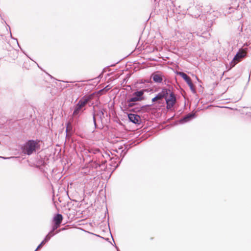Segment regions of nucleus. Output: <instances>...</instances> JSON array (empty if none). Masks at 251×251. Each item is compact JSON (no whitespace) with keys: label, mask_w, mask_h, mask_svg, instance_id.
I'll use <instances>...</instances> for the list:
<instances>
[{"label":"nucleus","mask_w":251,"mask_h":251,"mask_svg":"<svg viewBox=\"0 0 251 251\" xmlns=\"http://www.w3.org/2000/svg\"><path fill=\"white\" fill-rule=\"evenodd\" d=\"M92 99V96H84L78 102V103L75 105L74 110L73 113L74 116H77L81 111L85 110V106Z\"/></svg>","instance_id":"1"},{"label":"nucleus","mask_w":251,"mask_h":251,"mask_svg":"<svg viewBox=\"0 0 251 251\" xmlns=\"http://www.w3.org/2000/svg\"><path fill=\"white\" fill-rule=\"evenodd\" d=\"M38 146V143L34 140H29L26 142L22 147L23 153L28 155H31Z\"/></svg>","instance_id":"2"},{"label":"nucleus","mask_w":251,"mask_h":251,"mask_svg":"<svg viewBox=\"0 0 251 251\" xmlns=\"http://www.w3.org/2000/svg\"><path fill=\"white\" fill-rule=\"evenodd\" d=\"M247 53L243 50H239L237 52L236 54L234 56L232 60L230 62L229 64L226 66V68L229 67L228 70L231 69L234 67L238 62L241 61L242 59L246 56Z\"/></svg>","instance_id":"3"},{"label":"nucleus","mask_w":251,"mask_h":251,"mask_svg":"<svg viewBox=\"0 0 251 251\" xmlns=\"http://www.w3.org/2000/svg\"><path fill=\"white\" fill-rule=\"evenodd\" d=\"M169 97L168 98L167 97H165V99L166 101V108L168 109H171L174 105L176 101V98L175 95L171 92L170 90V92L169 93Z\"/></svg>","instance_id":"4"},{"label":"nucleus","mask_w":251,"mask_h":251,"mask_svg":"<svg viewBox=\"0 0 251 251\" xmlns=\"http://www.w3.org/2000/svg\"><path fill=\"white\" fill-rule=\"evenodd\" d=\"M111 157L108 152L105 151H102L100 155L99 156V160H97V164L99 166L104 164L108 160H110Z\"/></svg>","instance_id":"5"},{"label":"nucleus","mask_w":251,"mask_h":251,"mask_svg":"<svg viewBox=\"0 0 251 251\" xmlns=\"http://www.w3.org/2000/svg\"><path fill=\"white\" fill-rule=\"evenodd\" d=\"M178 74L181 76L186 82L189 86L190 87L191 90L193 92H195V89L194 88L193 84L192 83V80L191 78L185 73L183 72H179Z\"/></svg>","instance_id":"6"},{"label":"nucleus","mask_w":251,"mask_h":251,"mask_svg":"<svg viewBox=\"0 0 251 251\" xmlns=\"http://www.w3.org/2000/svg\"><path fill=\"white\" fill-rule=\"evenodd\" d=\"M170 90L167 89H163L161 92L159 93L154 98L152 99V102H155L157 100H160L165 97L168 96Z\"/></svg>","instance_id":"7"},{"label":"nucleus","mask_w":251,"mask_h":251,"mask_svg":"<svg viewBox=\"0 0 251 251\" xmlns=\"http://www.w3.org/2000/svg\"><path fill=\"white\" fill-rule=\"evenodd\" d=\"M128 118L129 120L137 125H140L141 123V119L139 115L137 114L130 113L128 114Z\"/></svg>","instance_id":"8"},{"label":"nucleus","mask_w":251,"mask_h":251,"mask_svg":"<svg viewBox=\"0 0 251 251\" xmlns=\"http://www.w3.org/2000/svg\"><path fill=\"white\" fill-rule=\"evenodd\" d=\"M164 75L160 72H157L152 74L151 75V78L153 81L157 83H161L163 80Z\"/></svg>","instance_id":"9"},{"label":"nucleus","mask_w":251,"mask_h":251,"mask_svg":"<svg viewBox=\"0 0 251 251\" xmlns=\"http://www.w3.org/2000/svg\"><path fill=\"white\" fill-rule=\"evenodd\" d=\"M194 117H195V114L189 113V114L186 115L183 118L179 120V122L181 124L185 123L189 121L192 118H194Z\"/></svg>","instance_id":"10"},{"label":"nucleus","mask_w":251,"mask_h":251,"mask_svg":"<svg viewBox=\"0 0 251 251\" xmlns=\"http://www.w3.org/2000/svg\"><path fill=\"white\" fill-rule=\"evenodd\" d=\"M120 107H121V109L123 111L129 110L128 105V100L126 99L122 100H121Z\"/></svg>","instance_id":"11"},{"label":"nucleus","mask_w":251,"mask_h":251,"mask_svg":"<svg viewBox=\"0 0 251 251\" xmlns=\"http://www.w3.org/2000/svg\"><path fill=\"white\" fill-rule=\"evenodd\" d=\"M63 220V216L60 214H56L53 219V221L56 225H60Z\"/></svg>","instance_id":"12"},{"label":"nucleus","mask_w":251,"mask_h":251,"mask_svg":"<svg viewBox=\"0 0 251 251\" xmlns=\"http://www.w3.org/2000/svg\"><path fill=\"white\" fill-rule=\"evenodd\" d=\"M54 235V234H52L50 235V234H48V235H47L45 237L44 240L40 243V244L39 245H38V246L37 247V248L34 251H37L38 249H39L43 246V244H44L45 243L48 242L50 240L51 237Z\"/></svg>","instance_id":"13"},{"label":"nucleus","mask_w":251,"mask_h":251,"mask_svg":"<svg viewBox=\"0 0 251 251\" xmlns=\"http://www.w3.org/2000/svg\"><path fill=\"white\" fill-rule=\"evenodd\" d=\"M101 152L102 151L99 149L97 148L91 149L89 150L90 153H92L96 155V157L98 158V160H99V156L100 155Z\"/></svg>","instance_id":"14"},{"label":"nucleus","mask_w":251,"mask_h":251,"mask_svg":"<svg viewBox=\"0 0 251 251\" xmlns=\"http://www.w3.org/2000/svg\"><path fill=\"white\" fill-rule=\"evenodd\" d=\"M66 132L67 133V135L70 134H71L73 132V126L71 122H70L66 124Z\"/></svg>","instance_id":"15"},{"label":"nucleus","mask_w":251,"mask_h":251,"mask_svg":"<svg viewBox=\"0 0 251 251\" xmlns=\"http://www.w3.org/2000/svg\"><path fill=\"white\" fill-rule=\"evenodd\" d=\"M60 225H56L55 224H54V225L52 226L51 230L48 234H50V235L52 234H54L55 235L56 233H58L59 232L61 231V229H59L58 230L56 231L55 233H53V232L60 226Z\"/></svg>","instance_id":"16"},{"label":"nucleus","mask_w":251,"mask_h":251,"mask_svg":"<svg viewBox=\"0 0 251 251\" xmlns=\"http://www.w3.org/2000/svg\"><path fill=\"white\" fill-rule=\"evenodd\" d=\"M144 93V90H140V91H137L135 92L133 94V96H136L138 98H142V97Z\"/></svg>","instance_id":"17"},{"label":"nucleus","mask_w":251,"mask_h":251,"mask_svg":"<svg viewBox=\"0 0 251 251\" xmlns=\"http://www.w3.org/2000/svg\"><path fill=\"white\" fill-rule=\"evenodd\" d=\"M129 99L130 100V101H132V102H134L135 103V102L139 101V100H141L143 99L142 98H138L136 96H133V97H132L131 98H129Z\"/></svg>","instance_id":"18"},{"label":"nucleus","mask_w":251,"mask_h":251,"mask_svg":"<svg viewBox=\"0 0 251 251\" xmlns=\"http://www.w3.org/2000/svg\"><path fill=\"white\" fill-rule=\"evenodd\" d=\"M128 109L129 110H130V108L133 107L134 105H135V103L134 102L130 101V100L128 99Z\"/></svg>","instance_id":"19"},{"label":"nucleus","mask_w":251,"mask_h":251,"mask_svg":"<svg viewBox=\"0 0 251 251\" xmlns=\"http://www.w3.org/2000/svg\"><path fill=\"white\" fill-rule=\"evenodd\" d=\"M0 158H3L4 159H16V158H17L18 157H15V156H11V157H2V156H0Z\"/></svg>","instance_id":"20"},{"label":"nucleus","mask_w":251,"mask_h":251,"mask_svg":"<svg viewBox=\"0 0 251 251\" xmlns=\"http://www.w3.org/2000/svg\"><path fill=\"white\" fill-rule=\"evenodd\" d=\"M97 115L100 116V117L101 119L102 117H104V113L102 110H100L99 113L97 114Z\"/></svg>","instance_id":"21"},{"label":"nucleus","mask_w":251,"mask_h":251,"mask_svg":"<svg viewBox=\"0 0 251 251\" xmlns=\"http://www.w3.org/2000/svg\"><path fill=\"white\" fill-rule=\"evenodd\" d=\"M93 122H94L95 126L96 128L97 124H96V121L95 114L94 112L93 113Z\"/></svg>","instance_id":"22"},{"label":"nucleus","mask_w":251,"mask_h":251,"mask_svg":"<svg viewBox=\"0 0 251 251\" xmlns=\"http://www.w3.org/2000/svg\"><path fill=\"white\" fill-rule=\"evenodd\" d=\"M10 37L12 39H14V40H15L16 41V42H17V44H18V40L16 38H13L12 36V34L10 32ZM19 45V44H18ZM19 46V45H18Z\"/></svg>","instance_id":"23"},{"label":"nucleus","mask_w":251,"mask_h":251,"mask_svg":"<svg viewBox=\"0 0 251 251\" xmlns=\"http://www.w3.org/2000/svg\"><path fill=\"white\" fill-rule=\"evenodd\" d=\"M107 87H108V86L105 87L103 89L101 90L100 91H104V90L107 91L108 90V89H107Z\"/></svg>","instance_id":"24"},{"label":"nucleus","mask_w":251,"mask_h":251,"mask_svg":"<svg viewBox=\"0 0 251 251\" xmlns=\"http://www.w3.org/2000/svg\"><path fill=\"white\" fill-rule=\"evenodd\" d=\"M150 106V105H145V106H143L142 107V108H144V107H147V106Z\"/></svg>","instance_id":"25"},{"label":"nucleus","mask_w":251,"mask_h":251,"mask_svg":"<svg viewBox=\"0 0 251 251\" xmlns=\"http://www.w3.org/2000/svg\"><path fill=\"white\" fill-rule=\"evenodd\" d=\"M157 0H154V1H156Z\"/></svg>","instance_id":"26"},{"label":"nucleus","mask_w":251,"mask_h":251,"mask_svg":"<svg viewBox=\"0 0 251 251\" xmlns=\"http://www.w3.org/2000/svg\"><path fill=\"white\" fill-rule=\"evenodd\" d=\"M118 251H119L118 250Z\"/></svg>","instance_id":"27"}]
</instances>
